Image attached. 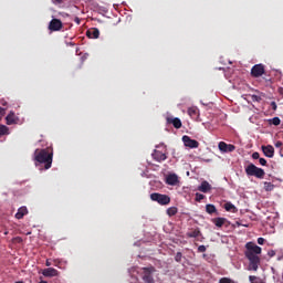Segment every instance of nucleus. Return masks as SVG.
I'll use <instances>...</instances> for the list:
<instances>
[{"label":"nucleus","instance_id":"nucleus-1","mask_svg":"<svg viewBox=\"0 0 283 283\" xmlns=\"http://www.w3.org/2000/svg\"><path fill=\"white\" fill-rule=\"evenodd\" d=\"M262 254V248L254 242H248L245 244L244 255L249 260V270L258 271L260 266V256Z\"/></svg>","mask_w":283,"mask_h":283},{"label":"nucleus","instance_id":"nucleus-2","mask_svg":"<svg viewBox=\"0 0 283 283\" xmlns=\"http://www.w3.org/2000/svg\"><path fill=\"white\" fill-rule=\"evenodd\" d=\"M54 158V149L52 147L36 148L33 154V160L39 165H44V169L52 168V160Z\"/></svg>","mask_w":283,"mask_h":283},{"label":"nucleus","instance_id":"nucleus-3","mask_svg":"<svg viewBox=\"0 0 283 283\" xmlns=\"http://www.w3.org/2000/svg\"><path fill=\"white\" fill-rule=\"evenodd\" d=\"M245 174L247 176H254L255 178H259V180H262L264 176H266L264 169L259 168L254 164H250L245 167Z\"/></svg>","mask_w":283,"mask_h":283},{"label":"nucleus","instance_id":"nucleus-4","mask_svg":"<svg viewBox=\"0 0 283 283\" xmlns=\"http://www.w3.org/2000/svg\"><path fill=\"white\" fill-rule=\"evenodd\" d=\"M150 200H153V202H158V205H161V207H165L171 202V197L158 192H153L150 195Z\"/></svg>","mask_w":283,"mask_h":283},{"label":"nucleus","instance_id":"nucleus-5","mask_svg":"<svg viewBox=\"0 0 283 283\" xmlns=\"http://www.w3.org/2000/svg\"><path fill=\"white\" fill-rule=\"evenodd\" d=\"M142 280L145 283H154V273H156V268L149 266V268H142Z\"/></svg>","mask_w":283,"mask_h":283},{"label":"nucleus","instance_id":"nucleus-6","mask_svg":"<svg viewBox=\"0 0 283 283\" xmlns=\"http://www.w3.org/2000/svg\"><path fill=\"white\" fill-rule=\"evenodd\" d=\"M151 156L156 163H163L167 160V148L164 147L163 150L155 149Z\"/></svg>","mask_w":283,"mask_h":283},{"label":"nucleus","instance_id":"nucleus-7","mask_svg":"<svg viewBox=\"0 0 283 283\" xmlns=\"http://www.w3.org/2000/svg\"><path fill=\"white\" fill-rule=\"evenodd\" d=\"M264 72H265L264 64H255L251 69V76H253V78H260V76H262Z\"/></svg>","mask_w":283,"mask_h":283},{"label":"nucleus","instance_id":"nucleus-8","mask_svg":"<svg viewBox=\"0 0 283 283\" xmlns=\"http://www.w3.org/2000/svg\"><path fill=\"white\" fill-rule=\"evenodd\" d=\"M182 142L185 147H189L190 149H198V147H200V143H198V140L191 139V137L187 135L182 137Z\"/></svg>","mask_w":283,"mask_h":283},{"label":"nucleus","instance_id":"nucleus-9","mask_svg":"<svg viewBox=\"0 0 283 283\" xmlns=\"http://www.w3.org/2000/svg\"><path fill=\"white\" fill-rule=\"evenodd\" d=\"M63 29V22L60 19H52L49 23V30L51 32H59V30Z\"/></svg>","mask_w":283,"mask_h":283},{"label":"nucleus","instance_id":"nucleus-10","mask_svg":"<svg viewBox=\"0 0 283 283\" xmlns=\"http://www.w3.org/2000/svg\"><path fill=\"white\" fill-rule=\"evenodd\" d=\"M218 147L223 154H231V151H235V145L233 144H227L224 142H220Z\"/></svg>","mask_w":283,"mask_h":283},{"label":"nucleus","instance_id":"nucleus-11","mask_svg":"<svg viewBox=\"0 0 283 283\" xmlns=\"http://www.w3.org/2000/svg\"><path fill=\"white\" fill-rule=\"evenodd\" d=\"M212 222L216 227H218V229H222V227H229L231 224V222H229V220H227V218H222V217H218L212 219Z\"/></svg>","mask_w":283,"mask_h":283},{"label":"nucleus","instance_id":"nucleus-12","mask_svg":"<svg viewBox=\"0 0 283 283\" xmlns=\"http://www.w3.org/2000/svg\"><path fill=\"white\" fill-rule=\"evenodd\" d=\"M261 149L266 158H273L275 156V148L271 145L262 146Z\"/></svg>","mask_w":283,"mask_h":283},{"label":"nucleus","instance_id":"nucleus-13","mask_svg":"<svg viewBox=\"0 0 283 283\" xmlns=\"http://www.w3.org/2000/svg\"><path fill=\"white\" fill-rule=\"evenodd\" d=\"M168 125H172L175 129H180L182 127V122L178 117H167Z\"/></svg>","mask_w":283,"mask_h":283},{"label":"nucleus","instance_id":"nucleus-14","mask_svg":"<svg viewBox=\"0 0 283 283\" xmlns=\"http://www.w3.org/2000/svg\"><path fill=\"white\" fill-rule=\"evenodd\" d=\"M42 275H44V277H56V275H59V270L54 268L44 269Z\"/></svg>","mask_w":283,"mask_h":283},{"label":"nucleus","instance_id":"nucleus-15","mask_svg":"<svg viewBox=\"0 0 283 283\" xmlns=\"http://www.w3.org/2000/svg\"><path fill=\"white\" fill-rule=\"evenodd\" d=\"M198 191H201V193H209V191H211V185L209 184V181H202L201 185L198 187Z\"/></svg>","mask_w":283,"mask_h":283},{"label":"nucleus","instance_id":"nucleus-16","mask_svg":"<svg viewBox=\"0 0 283 283\" xmlns=\"http://www.w3.org/2000/svg\"><path fill=\"white\" fill-rule=\"evenodd\" d=\"M166 182H167V185H170L171 187H176V185H178V175H176V174L168 175L166 178Z\"/></svg>","mask_w":283,"mask_h":283},{"label":"nucleus","instance_id":"nucleus-17","mask_svg":"<svg viewBox=\"0 0 283 283\" xmlns=\"http://www.w3.org/2000/svg\"><path fill=\"white\" fill-rule=\"evenodd\" d=\"M28 216V208L25 206L20 207L15 213L17 220H23V217Z\"/></svg>","mask_w":283,"mask_h":283},{"label":"nucleus","instance_id":"nucleus-18","mask_svg":"<svg viewBox=\"0 0 283 283\" xmlns=\"http://www.w3.org/2000/svg\"><path fill=\"white\" fill-rule=\"evenodd\" d=\"M88 39H98L101 36V31L96 28H93L86 32Z\"/></svg>","mask_w":283,"mask_h":283},{"label":"nucleus","instance_id":"nucleus-19","mask_svg":"<svg viewBox=\"0 0 283 283\" xmlns=\"http://www.w3.org/2000/svg\"><path fill=\"white\" fill-rule=\"evenodd\" d=\"M188 115L190 116V118L196 120L198 116H200V111L198 109V107H190L188 108Z\"/></svg>","mask_w":283,"mask_h":283},{"label":"nucleus","instance_id":"nucleus-20","mask_svg":"<svg viewBox=\"0 0 283 283\" xmlns=\"http://www.w3.org/2000/svg\"><path fill=\"white\" fill-rule=\"evenodd\" d=\"M223 209H226V211H229L230 213H238V208L231 202H226Z\"/></svg>","mask_w":283,"mask_h":283},{"label":"nucleus","instance_id":"nucleus-21","mask_svg":"<svg viewBox=\"0 0 283 283\" xmlns=\"http://www.w3.org/2000/svg\"><path fill=\"white\" fill-rule=\"evenodd\" d=\"M6 120L7 125H14V123H17V116L14 115V113L11 112L7 115Z\"/></svg>","mask_w":283,"mask_h":283},{"label":"nucleus","instance_id":"nucleus-22","mask_svg":"<svg viewBox=\"0 0 283 283\" xmlns=\"http://www.w3.org/2000/svg\"><path fill=\"white\" fill-rule=\"evenodd\" d=\"M206 211L207 213H209L210 216L213 214V213H217L218 212V209H216V206L214 205H211V203H208L206 206Z\"/></svg>","mask_w":283,"mask_h":283},{"label":"nucleus","instance_id":"nucleus-23","mask_svg":"<svg viewBox=\"0 0 283 283\" xmlns=\"http://www.w3.org/2000/svg\"><path fill=\"white\" fill-rule=\"evenodd\" d=\"M176 213H178V208L177 207H170L167 209V216H169V218L176 216Z\"/></svg>","mask_w":283,"mask_h":283},{"label":"nucleus","instance_id":"nucleus-24","mask_svg":"<svg viewBox=\"0 0 283 283\" xmlns=\"http://www.w3.org/2000/svg\"><path fill=\"white\" fill-rule=\"evenodd\" d=\"M263 185H264L265 191H273L275 189V185H273L271 182L265 181V182H263Z\"/></svg>","mask_w":283,"mask_h":283},{"label":"nucleus","instance_id":"nucleus-25","mask_svg":"<svg viewBox=\"0 0 283 283\" xmlns=\"http://www.w3.org/2000/svg\"><path fill=\"white\" fill-rule=\"evenodd\" d=\"M270 125H274L275 127H277V125H280V123H282V119H280V117H273L272 119H269Z\"/></svg>","mask_w":283,"mask_h":283},{"label":"nucleus","instance_id":"nucleus-26","mask_svg":"<svg viewBox=\"0 0 283 283\" xmlns=\"http://www.w3.org/2000/svg\"><path fill=\"white\" fill-rule=\"evenodd\" d=\"M200 235V230H192L190 232L187 233L188 238H198Z\"/></svg>","mask_w":283,"mask_h":283},{"label":"nucleus","instance_id":"nucleus-27","mask_svg":"<svg viewBox=\"0 0 283 283\" xmlns=\"http://www.w3.org/2000/svg\"><path fill=\"white\" fill-rule=\"evenodd\" d=\"M6 134H8V126L0 125V138L1 136H6Z\"/></svg>","mask_w":283,"mask_h":283},{"label":"nucleus","instance_id":"nucleus-28","mask_svg":"<svg viewBox=\"0 0 283 283\" xmlns=\"http://www.w3.org/2000/svg\"><path fill=\"white\" fill-rule=\"evenodd\" d=\"M196 202H202V200H205V195L200 193V192H197L196 195Z\"/></svg>","mask_w":283,"mask_h":283},{"label":"nucleus","instance_id":"nucleus-29","mask_svg":"<svg viewBox=\"0 0 283 283\" xmlns=\"http://www.w3.org/2000/svg\"><path fill=\"white\" fill-rule=\"evenodd\" d=\"M250 98L253 103H260V101H262V97L258 95H251Z\"/></svg>","mask_w":283,"mask_h":283},{"label":"nucleus","instance_id":"nucleus-30","mask_svg":"<svg viewBox=\"0 0 283 283\" xmlns=\"http://www.w3.org/2000/svg\"><path fill=\"white\" fill-rule=\"evenodd\" d=\"M219 283H233V280L229 279V277H221L219 280Z\"/></svg>","mask_w":283,"mask_h":283},{"label":"nucleus","instance_id":"nucleus-31","mask_svg":"<svg viewBox=\"0 0 283 283\" xmlns=\"http://www.w3.org/2000/svg\"><path fill=\"white\" fill-rule=\"evenodd\" d=\"M206 251H207V247H205V245L198 247V253H205Z\"/></svg>","mask_w":283,"mask_h":283},{"label":"nucleus","instance_id":"nucleus-32","mask_svg":"<svg viewBox=\"0 0 283 283\" xmlns=\"http://www.w3.org/2000/svg\"><path fill=\"white\" fill-rule=\"evenodd\" d=\"M253 160H260V153L255 151L252 154Z\"/></svg>","mask_w":283,"mask_h":283},{"label":"nucleus","instance_id":"nucleus-33","mask_svg":"<svg viewBox=\"0 0 283 283\" xmlns=\"http://www.w3.org/2000/svg\"><path fill=\"white\" fill-rule=\"evenodd\" d=\"M176 262H180L182 260V253L178 252L175 256Z\"/></svg>","mask_w":283,"mask_h":283},{"label":"nucleus","instance_id":"nucleus-34","mask_svg":"<svg viewBox=\"0 0 283 283\" xmlns=\"http://www.w3.org/2000/svg\"><path fill=\"white\" fill-rule=\"evenodd\" d=\"M259 163L262 167H266V159L264 158H259Z\"/></svg>","mask_w":283,"mask_h":283},{"label":"nucleus","instance_id":"nucleus-35","mask_svg":"<svg viewBox=\"0 0 283 283\" xmlns=\"http://www.w3.org/2000/svg\"><path fill=\"white\" fill-rule=\"evenodd\" d=\"M6 116V108L0 107V119Z\"/></svg>","mask_w":283,"mask_h":283},{"label":"nucleus","instance_id":"nucleus-36","mask_svg":"<svg viewBox=\"0 0 283 283\" xmlns=\"http://www.w3.org/2000/svg\"><path fill=\"white\" fill-rule=\"evenodd\" d=\"M268 255H269V258H275V251L274 250H270L268 252Z\"/></svg>","mask_w":283,"mask_h":283},{"label":"nucleus","instance_id":"nucleus-37","mask_svg":"<svg viewBox=\"0 0 283 283\" xmlns=\"http://www.w3.org/2000/svg\"><path fill=\"white\" fill-rule=\"evenodd\" d=\"M52 3H54L55 6H61V3H63V0H52Z\"/></svg>","mask_w":283,"mask_h":283},{"label":"nucleus","instance_id":"nucleus-38","mask_svg":"<svg viewBox=\"0 0 283 283\" xmlns=\"http://www.w3.org/2000/svg\"><path fill=\"white\" fill-rule=\"evenodd\" d=\"M264 242H266V240L264 238L258 239V244H264Z\"/></svg>","mask_w":283,"mask_h":283},{"label":"nucleus","instance_id":"nucleus-39","mask_svg":"<svg viewBox=\"0 0 283 283\" xmlns=\"http://www.w3.org/2000/svg\"><path fill=\"white\" fill-rule=\"evenodd\" d=\"M271 107H272V109L275 111V109H277V104H276L275 102H272V103H271Z\"/></svg>","mask_w":283,"mask_h":283},{"label":"nucleus","instance_id":"nucleus-40","mask_svg":"<svg viewBox=\"0 0 283 283\" xmlns=\"http://www.w3.org/2000/svg\"><path fill=\"white\" fill-rule=\"evenodd\" d=\"M74 21H75V23H77V25H81V18L76 17V18L74 19Z\"/></svg>","mask_w":283,"mask_h":283},{"label":"nucleus","instance_id":"nucleus-41","mask_svg":"<svg viewBox=\"0 0 283 283\" xmlns=\"http://www.w3.org/2000/svg\"><path fill=\"white\" fill-rule=\"evenodd\" d=\"M277 92H279L280 96H283V87H279Z\"/></svg>","mask_w":283,"mask_h":283},{"label":"nucleus","instance_id":"nucleus-42","mask_svg":"<svg viewBox=\"0 0 283 283\" xmlns=\"http://www.w3.org/2000/svg\"><path fill=\"white\" fill-rule=\"evenodd\" d=\"M275 147H282V142H276Z\"/></svg>","mask_w":283,"mask_h":283},{"label":"nucleus","instance_id":"nucleus-43","mask_svg":"<svg viewBox=\"0 0 283 283\" xmlns=\"http://www.w3.org/2000/svg\"><path fill=\"white\" fill-rule=\"evenodd\" d=\"M17 242H23V239L21 237L15 238Z\"/></svg>","mask_w":283,"mask_h":283},{"label":"nucleus","instance_id":"nucleus-44","mask_svg":"<svg viewBox=\"0 0 283 283\" xmlns=\"http://www.w3.org/2000/svg\"><path fill=\"white\" fill-rule=\"evenodd\" d=\"M46 266H52V263L49 261V260H46Z\"/></svg>","mask_w":283,"mask_h":283}]
</instances>
